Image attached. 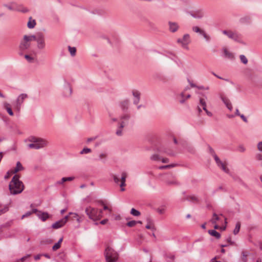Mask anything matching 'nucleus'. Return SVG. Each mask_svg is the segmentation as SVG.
I'll list each match as a JSON object with an SVG mask.
<instances>
[{
  "label": "nucleus",
  "mask_w": 262,
  "mask_h": 262,
  "mask_svg": "<svg viewBox=\"0 0 262 262\" xmlns=\"http://www.w3.org/2000/svg\"><path fill=\"white\" fill-rule=\"evenodd\" d=\"M208 233L211 236H214L217 239H219L221 237L220 233L215 231V230H209L208 231Z\"/></svg>",
  "instance_id": "obj_21"
},
{
  "label": "nucleus",
  "mask_w": 262,
  "mask_h": 262,
  "mask_svg": "<svg viewBox=\"0 0 262 262\" xmlns=\"http://www.w3.org/2000/svg\"><path fill=\"white\" fill-rule=\"evenodd\" d=\"M29 141L32 142L28 145L29 148L38 149L45 147L48 144L46 140L35 137H30Z\"/></svg>",
  "instance_id": "obj_2"
},
{
  "label": "nucleus",
  "mask_w": 262,
  "mask_h": 262,
  "mask_svg": "<svg viewBox=\"0 0 262 262\" xmlns=\"http://www.w3.org/2000/svg\"><path fill=\"white\" fill-rule=\"evenodd\" d=\"M216 163L217 165L220 167L225 172L227 173H230L229 169L227 167L226 164L222 162L219 158H216Z\"/></svg>",
  "instance_id": "obj_12"
},
{
  "label": "nucleus",
  "mask_w": 262,
  "mask_h": 262,
  "mask_svg": "<svg viewBox=\"0 0 262 262\" xmlns=\"http://www.w3.org/2000/svg\"><path fill=\"white\" fill-rule=\"evenodd\" d=\"M151 159L155 161H160L161 160V158L158 155L155 154L151 156Z\"/></svg>",
  "instance_id": "obj_46"
},
{
  "label": "nucleus",
  "mask_w": 262,
  "mask_h": 262,
  "mask_svg": "<svg viewBox=\"0 0 262 262\" xmlns=\"http://www.w3.org/2000/svg\"><path fill=\"white\" fill-rule=\"evenodd\" d=\"M168 25L169 27V30L171 32L174 33L176 32L179 29V25L176 23L169 21L168 23Z\"/></svg>",
  "instance_id": "obj_16"
},
{
  "label": "nucleus",
  "mask_w": 262,
  "mask_h": 262,
  "mask_svg": "<svg viewBox=\"0 0 262 262\" xmlns=\"http://www.w3.org/2000/svg\"><path fill=\"white\" fill-rule=\"evenodd\" d=\"M107 222H108V219H104V220H102V221L100 222V223L101 224H102V225H104V224H106Z\"/></svg>",
  "instance_id": "obj_62"
},
{
  "label": "nucleus",
  "mask_w": 262,
  "mask_h": 262,
  "mask_svg": "<svg viewBox=\"0 0 262 262\" xmlns=\"http://www.w3.org/2000/svg\"><path fill=\"white\" fill-rule=\"evenodd\" d=\"M125 126V122L124 121H122L120 126V128L118 129L116 132V135L118 136H121L122 135V130L121 128H123Z\"/></svg>",
  "instance_id": "obj_32"
},
{
  "label": "nucleus",
  "mask_w": 262,
  "mask_h": 262,
  "mask_svg": "<svg viewBox=\"0 0 262 262\" xmlns=\"http://www.w3.org/2000/svg\"><path fill=\"white\" fill-rule=\"evenodd\" d=\"M206 99H207L206 97H205V98H200L199 106H202L203 109H204V108L206 107Z\"/></svg>",
  "instance_id": "obj_28"
},
{
  "label": "nucleus",
  "mask_w": 262,
  "mask_h": 262,
  "mask_svg": "<svg viewBox=\"0 0 262 262\" xmlns=\"http://www.w3.org/2000/svg\"><path fill=\"white\" fill-rule=\"evenodd\" d=\"M221 99L226 106H229L230 104H231L230 100L225 97L221 96Z\"/></svg>",
  "instance_id": "obj_37"
},
{
  "label": "nucleus",
  "mask_w": 262,
  "mask_h": 262,
  "mask_svg": "<svg viewBox=\"0 0 262 262\" xmlns=\"http://www.w3.org/2000/svg\"><path fill=\"white\" fill-rule=\"evenodd\" d=\"M42 255L41 254H38V255H36L34 256V259L37 260H38L40 258V257Z\"/></svg>",
  "instance_id": "obj_64"
},
{
  "label": "nucleus",
  "mask_w": 262,
  "mask_h": 262,
  "mask_svg": "<svg viewBox=\"0 0 262 262\" xmlns=\"http://www.w3.org/2000/svg\"><path fill=\"white\" fill-rule=\"evenodd\" d=\"M24 169V167H23L22 165L21 164L20 162H17L16 163V167L14 170V173H16L18 171L23 170Z\"/></svg>",
  "instance_id": "obj_27"
},
{
  "label": "nucleus",
  "mask_w": 262,
  "mask_h": 262,
  "mask_svg": "<svg viewBox=\"0 0 262 262\" xmlns=\"http://www.w3.org/2000/svg\"><path fill=\"white\" fill-rule=\"evenodd\" d=\"M226 241L229 244V245H233L234 244V242L231 241L230 236L226 238Z\"/></svg>",
  "instance_id": "obj_50"
},
{
  "label": "nucleus",
  "mask_w": 262,
  "mask_h": 262,
  "mask_svg": "<svg viewBox=\"0 0 262 262\" xmlns=\"http://www.w3.org/2000/svg\"><path fill=\"white\" fill-rule=\"evenodd\" d=\"M107 157V155L104 153H101L99 155V160H102L103 159H105Z\"/></svg>",
  "instance_id": "obj_53"
},
{
  "label": "nucleus",
  "mask_w": 262,
  "mask_h": 262,
  "mask_svg": "<svg viewBox=\"0 0 262 262\" xmlns=\"http://www.w3.org/2000/svg\"><path fill=\"white\" fill-rule=\"evenodd\" d=\"M137 224V222L135 221H131L127 223V226L130 227H132L135 226Z\"/></svg>",
  "instance_id": "obj_43"
},
{
  "label": "nucleus",
  "mask_w": 262,
  "mask_h": 262,
  "mask_svg": "<svg viewBox=\"0 0 262 262\" xmlns=\"http://www.w3.org/2000/svg\"><path fill=\"white\" fill-rule=\"evenodd\" d=\"M148 224L145 226V228L147 229H150L153 231L155 230V228L154 226H152L151 224H152V222L150 221H147Z\"/></svg>",
  "instance_id": "obj_39"
},
{
  "label": "nucleus",
  "mask_w": 262,
  "mask_h": 262,
  "mask_svg": "<svg viewBox=\"0 0 262 262\" xmlns=\"http://www.w3.org/2000/svg\"><path fill=\"white\" fill-rule=\"evenodd\" d=\"M97 212L98 213H97L98 216H99V220L102 217L103 211L101 209L98 210L97 209Z\"/></svg>",
  "instance_id": "obj_52"
},
{
  "label": "nucleus",
  "mask_w": 262,
  "mask_h": 262,
  "mask_svg": "<svg viewBox=\"0 0 262 262\" xmlns=\"http://www.w3.org/2000/svg\"><path fill=\"white\" fill-rule=\"evenodd\" d=\"M239 22L243 24H250L251 22V17L249 16H245L239 19Z\"/></svg>",
  "instance_id": "obj_18"
},
{
  "label": "nucleus",
  "mask_w": 262,
  "mask_h": 262,
  "mask_svg": "<svg viewBox=\"0 0 262 262\" xmlns=\"http://www.w3.org/2000/svg\"><path fill=\"white\" fill-rule=\"evenodd\" d=\"M104 254L106 262H116L118 259V254L109 246L105 249Z\"/></svg>",
  "instance_id": "obj_3"
},
{
  "label": "nucleus",
  "mask_w": 262,
  "mask_h": 262,
  "mask_svg": "<svg viewBox=\"0 0 262 262\" xmlns=\"http://www.w3.org/2000/svg\"><path fill=\"white\" fill-rule=\"evenodd\" d=\"M239 116L245 122L247 123L248 122L247 118L244 115L241 114Z\"/></svg>",
  "instance_id": "obj_57"
},
{
  "label": "nucleus",
  "mask_w": 262,
  "mask_h": 262,
  "mask_svg": "<svg viewBox=\"0 0 262 262\" xmlns=\"http://www.w3.org/2000/svg\"><path fill=\"white\" fill-rule=\"evenodd\" d=\"M162 163H167L169 162V159L167 158H163L162 160Z\"/></svg>",
  "instance_id": "obj_63"
},
{
  "label": "nucleus",
  "mask_w": 262,
  "mask_h": 262,
  "mask_svg": "<svg viewBox=\"0 0 262 262\" xmlns=\"http://www.w3.org/2000/svg\"><path fill=\"white\" fill-rule=\"evenodd\" d=\"M36 41H37V46L39 49L42 50L45 47V37L42 33H38L37 35Z\"/></svg>",
  "instance_id": "obj_8"
},
{
  "label": "nucleus",
  "mask_w": 262,
  "mask_h": 262,
  "mask_svg": "<svg viewBox=\"0 0 262 262\" xmlns=\"http://www.w3.org/2000/svg\"><path fill=\"white\" fill-rule=\"evenodd\" d=\"M203 110H204L206 113V114L209 116V117H211L212 116V114L211 112H209V111H208L206 108H204V109H203Z\"/></svg>",
  "instance_id": "obj_55"
},
{
  "label": "nucleus",
  "mask_w": 262,
  "mask_h": 262,
  "mask_svg": "<svg viewBox=\"0 0 262 262\" xmlns=\"http://www.w3.org/2000/svg\"><path fill=\"white\" fill-rule=\"evenodd\" d=\"M166 183L168 185L178 184L176 181H167L166 182Z\"/></svg>",
  "instance_id": "obj_59"
},
{
  "label": "nucleus",
  "mask_w": 262,
  "mask_h": 262,
  "mask_svg": "<svg viewBox=\"0 0 262 262\" xmlns=\"http://www.w3.org/2000/svg\"><path fill=\"white\" fill-rule=\"evenodd\" d=\"M4 108L7 111L8 113L10 116H13L14 114L11 108V105L9 103L7 102H4Z\"/></svg>",
  "instance_id": "obj_17"
},
{
  "label": "nucleus",
  "mask_w": 262,
  "mask_h": 262,
  "mask_svg": "<svg viewBox=\"0 0 262 262\" xmlns=\"http://www.w3.org/2000/svg\"><path fill=\"white\" fill-rule=\"evenodd\" d=\"M36 38H37V35L35 36L34 35H30V36L25 35L24 36V39L25 40H26V41H27L28 42L31 41L32 40H36Z\"/></svg>",
  "instance_id": "obj_24"
},
{
  "label": "nucleus",
  "mask_w": 262,
  "mask_h": 262,
  "mask_svg": "<svg viewBox=\"0 0 262 262\" xmlns=\"http://www.w3.org/2000/svg\"><path fill=\"white\" fill-rule=\"evenodd\" d=\"M28 97L27 94L23 93L20 94L16 101V107L18 111H19L24 101Z\"/></svg>",
  "instance_id": "obj_10"
},
{
  "label": "nucleus",
  "mask_w": 262,
  "mask_h": 262,
  "mask_svg": "<svg viewBox=\"0 0 262 262\" xmlns=\"http://www.w3.org/2000/svg\"><path fill=\"white\" fill-rule=\"evenodd\" d=\"M241 61L245 64L248 63V59L244 55H241L239 56Z\"/></svg>",
  "instance_id": "obj_38"
},
{
  "label": "nucleus",
  "mask_w": 262,
  "mask_h": 262,
  "mask_svg": "<svg viewBox=\"0 0 262 262\" xmlns=\"http://www.w3.org/2000/svg\"><path fill=\"white\" fill-rule=\"evenodd\" d=\"M249 252L247 251H243L242 252V260L243 262H247V256L249 255Z\"/></svg>",
  "instance_id": "obj_26"
},
{
  "label": "nucleus",
  "mask_w": 262,
  "mask_h": 262,
  "mask_svg": "<svg viewBox=\"0 0 262 262\" xmlns=\"http://www.w3.org/2000/svg\"><path fill=\"white\" fill-rule=\"evenodd\" d=\"M25 58L27 60V61L30 63H32L34 61V58L32 57H31L29 55H25Z\"/></svg>",
  "instance_id": "obj_44"
},
{
  "label": "nucleus",
  "mask_w": 262,
  "mask_h": 262,
  "mask_svg": "<svg viewBox=\"0 0 262 262\" xmlns=\"http://www.w3.org/2000/svg\"><path fill=\"white\" fill-rule=\"evenodd\" d=\"M32 214V212L31 211H28L27 212H26L25 214H24L23 216H22V219H24V217H27V216H30L31 214Z\"/></svg>",
  "instance_id": "obj_58"
},
{
  "label": "nucleus",
  "mask_w": 262,
  "mask_h": 262,
  "mask_svg": "<svg viewBox=\"0 0 262 262\" xmlns=\"http://www.w3.org/2000/svg\"><path fill=\"white\" fill-rule=\"evenodd\" d=\"M8 210L7 205H2L0 204V215L6 212Z\"/></svg>",
  "instance_id": "obj_30"
},
{
  "label": "nucleus",
  "mask_w": 262,
  "mask_h": 262,
  "mask_svg": "<svg viewBox=\"0 0 262 262\" xmlns=\"http://www.w3.org/2000/svg\"><path fill=\"white\" fill-rule=\"evenodd\" d=\"M74 179V177H63L62 178L60 181H58L57 182V184H62L63 183L67 182V181H73Z\"/></svg>",
  "instance_id": "obj_20"
},
{
  "label": "nucleus",
  "mask_w": 262,
  "mask_h": 262,
  "mask_svg": "<svg viewBox=\"0 0 262 262\" xmlns=\"http://www.w3.org/2000/svg\"><path fill=\"white\" fill-rule=\"evenodd\" d=\"M192 30L193 32L199 33L202 35L206 41H209L210 40V37L209 35H208L204 30L200 29L199 27L194 26L192 28Z\"/></svg>",
  "instance_id": "obj_11"
},
{
  "label": "nucleus",
  "mask_w": 262,
  "mask_h": 262,
  "mask_svg": "<svg viewBox=\"0 0 262 262\" xmlns=\"http://www.w3.org/2000/svg\"><path fill=\"white\" fill-rule=\"evenodd\" d=\"M60 246L61 245L59 244V243H57L52 247V250L53 251H56L58 249Z\"/></svg>",
  "instance_id": "obj_49"
},
{
  "label": "nucleus",
  "mask_w": 262,
  "mask_h": 262,
  "mask_svg": "<svg viewBox=\"0 0 262 262\" xmlns=\"http://www.w3.org/2000/svg\"><path fill=\"white\" fill-rule=\"evenodd\" d=\"M133 95L135 97V98H140V94L138 91H133Z\"/></svg>",
  "instance_id": "obj_51"
},
{
  "label": "nucleus",
  "mask_w": 262,
  "mask_h": 262,
  "mask_svg": "<svg viewBox=\"0 0 262 262\" xmlns=\"http://www.w3.org/2000/svg\"><path fill=\"white\" fill-rule=\"evenodd\" d=\"M36 25L35 20L32 19V17H30L29 20L28 22L27 26L30 29H32L34 28Z\"/></svg>",
  "instance_id": "obj_22"
},
{
  "label": "nucleus",
  "mask_w": 262,
  "mask_h": 262,
  "mask_svg": "<svg viewBox=\"0 0 262 262\" xmlns=\"http://www.w3.org/2000/svg\"><path fill=\"white\" fill-rule=\"evenodd\" d=\"M69 216L67 215L64 218L56 222L52 225V228L55 229H59L63 227L68 221Z\"/></svg>",
  "instance_id": "obj_9"
},
{
  "label": "nucleus",
  "mask_w": 262,
  "mask_h": 262,
  "mask_svg": "<svg viewBox=\"0 0 262 262\" xmlns=\"http://www.w3.org/2000/svg\"><path fill=\"white\" fill-rule=\"evenodd\" d=\"M37 216L40 219L42 222L46 221L50 217L49 214L46 212L39 211L36 214Z\"/></svg>",
  "instance_id": "obj_13"
},
{
  "label": "nucleus",
  "mask_w": 262,
  "mask_h": 262,
  "mask_svg": "<svg viewBox=\"0 0 262 262\" xmlns=\"http://www.w3.org/2000/svg\"><path fill=\"white\" fill-rule=\"evenodd\" d=\"M98 203H100L101 205L103 206V209L104 210H108L110 212H111L112 210L110 209L106 205H105L103 202V201L100 200L98 201Z\"/></svg>",
  "instance_id": "obj_41"
},
{
  "label": "nucleus",
  "mask_w": 262,
  "mask_h": 262,
  "mask_svg": "<svg viewBox=\"0 0 262 262\" xmlns=\"http://www.w3.org/2000/svg\"><path fill=\"white\" fill-rule=\"evenodd\" d=\"M173 167L172 165H167L159 167V169H163Z\"/></svg>",
  "instance_id": "obj_54"
},
{
  "label": "nucleus",
  "mask_w": 262,
  "mask_h": 262,
  "mask_svg": "<svg viewBox=\"0 0 262 262\" xmlns=\"http://www.w3.org/2000/svg\"><path fill=\"white\" fill-rule=\"evenodd\" d=\"M257 148L260 151H262V141L257 144Z\"/></svg>",
  "instance_id": "obj_56"
},
{
  "label": "nucleus",
  "mask_w": 262,
  "mask_h": 262,
  "mask_svg": "<svg viewBox=\"0 0 262 262\" xmlns=\"http://www.w3.org/2000/svg\"><path fill=\"white\" fill-rule=\"evenodd\" d=\"M126 178L127 174L125 172L122 173L120 180L116 175L113 176V178L115 183L118 184L120 181L121 182L120 186L121 188V191H124L125 190L124 186L126 185L125 181Z\"/></svg>",
  "instance_id": "obj_5"
},
{
  "label": "nucleus",
  "mask_w": 262,
  "mask_h": 262,
  "mask_svg": "<svg viewBox=\"0 0 262 262\" xmlns=\"http://www.w3.org/2000/svg\"><path fill=\"white\" fill-rule=\"evenodd\" d=\"M4 6L10 10H17V11H21L23 12H28V10L26 8L20 10V9H16L15 7H12L10 5H4Z\"/></svg>",
  "instance_id": "obj_23"
},
{
  "label": "nucleus",
  "mask_w": 262,
  "mask_h": 262,
  "mask_svg": "<svg viewBox=\"0 0 262 262\" xmlns=\"http://www.w3.org/2000/svg\"><path fill=\"white\" fill-rule=\"evenodd\" d=\"M167 257L169 258V259H171L172 260H174V255L173 254H169L168 255H167Z\"/></svg>",
  "instance_id": "obj_60"
},
{
  "label": "nucleus",
  "mask_w": 262,
  "mask_h": 262,
  "mask_svg": "<svg viewBox=\"0 0 262 262\" xmlns=\"http://www.w3.org/2000/svg\"><path fill=\"white\" fill-rule=\"evenodd\" d=\"M130 118V115L129 114H124L121 117V119L123 120L125 123V121H127Z\"/></svg>",
  "instance_id": "obj_42"
},
{
  "label": "nucleus",
  "mask_w": 262,
  "mask_h": 262,
  "mask_svg": "<svg viewBox=\"0 0 262 262\" xmlns=\"http://www.w3.org/2000/svg\"><path fill=\"white\" fill-rule=\"evenodd\" d=\"M129 104V101L128 99H126L120 102V106L123 111H126L128 108Z\"/></svg>",
  "instance_id": "obj_15"
},
{
  "label": "nucleus",
  "mask_w": 262,
  "mask_h": 262,
  "mask_svg": "<svg viewBox=\"0 0 262 262\" xmlns=\"http://www.w3.org/2000/svg\"><path fill=\"white\" fill-rule=\"evenodd\" d=\"M97 211V208L91 206H89L85 209V212L89 218L94 221L99 220V216H98Z\"/></svg>",
  "instance_id": "obj_4"
},
{
  "label": "nucleus",
  "mask_w": 262,
  "mask_h": 262,
  "mask_svg": "<svg viewBox=\"0 0 262 262\" xmlns=\"http://www.w3.org/2000/svg\"><path fill=\"white\" fill-rule=\"evenodd\" d=\"M218 220H219V217L215 213H214L213 214L212 218L211 220V222L212 224H216V222Z\"/></svg>",
  "instance_id": "obj_36"
},
{
  "label": "nucleus",
  "mask_w": 262,
  "mask_h": 262,
  "mask_svg": "<svg viewBox=\"0 0 262 262\" xmlns=\"http://www.w3.org/2000/svg\"><path fill=\"white\" fill-rule=\"evenodd\" d=\"M181 97H182V99H181L180 100V103H181V104H183L185 102V95H184V92H183L181 93Z\"/></svg>",
  "instance_id": "obj_48"
},
{
  "label": "nucleus",
  "mask_w": 262,
  "mask_h": 262,
  "mask_svg": "<svg viewBox=\"0 0 262 262\" xmlns=\"http://www.w3.org/2000/svg\"><path fill=\"white\" fill-rule=\"evenodd\" d=\"M222 33L227 35L229 38L235 41L242 42L241 36L236 32H233L231 30H223Z\"/></svg>",
  "instance_id": "obj_6"
},
{
  "label": "nucleus",
  "mask_w": 262,
  "mask_h": 262,
  "mask_svg": "<svg viewBox=\"0 0 262 262\" xmlns=\"http://www.w3.org/2000/svg\"><path fill=\"white\" fill-rule=\"evenodd\" d=\"M186 199L189 201L195 203H198L199 201L198 198L194 195L188 196L186 198Z\"/></svg>",
  "instance_id": "obj_25"
},
{
  "label": "nucleus",
  "mask_w": 262,
  "mask_h": 262,
  "mask_svg": "<svg viewBox=\"0 0 262 262\" xmlns=\"http://www.w3.org/2000/svg\"><path fill=\"white\" fill-rule=\"evenodd\" d=\"M66 89H67L68 92L65 94V95L67 97H69L72 95V89L71 85L69 83H68L67 84Z\"/></svg>",
  "instance_id": "obj_29"
},
{
  "label": "nucleus",
  "mask_w": 262,
  "mask_h": 262,
  "mask_svg": "<svg viewBox=\"0 0 262 262\" xmlns=\"http://www.w3.org/2000/svg\"><path fill=\"white\" fill-rule=\"evenodd\" d=\"M69 51L72 56H74L76 55V49L75 47H68Z\"/></svg>",
  "instance_id": "obj_33"
},
{
  "label": "nucleus",
  "mask_w": 262,
  "mask_h": 262,
  "mask_svg": "<svg viewBox=\"0 0 262 262\" xmlns=\"http://www.w3.org/2000/svg\"><path fill=\"white\" fill-rule=\"evenodd\" d=\"M30 46V44L29 42L26 41L23 38V40L21 41L19 45V49L21 51H24L28 49Z\"/></svg>",
  "instance_id": "obj_14"
},
{
  "label": "nucleus",
  "mask_w": 262,
  "mask_h": 262,
  "mask_svg": "<svg viewBox=\"0 0 262 262\" xmlns=\"http://www.w3.org/2000/svg\"><path fill=\"white\" fill-rule=\"evenodd\" d=\"M91 152V149L89 148L85 147L80 152V154H88Z\"/></svg>",
  "instance_id": "obj_40"
},
{
  "label": "nucleus",
  "mask_w": 262,
  "mask_h": 262,
  "mask_svg": "<svg viewBox=\"0 0 262 262\" xmlns=\"http://www.w3.org/2000/svg\"><path fill=\"white\" fill-rule=\"evenodd\" d=\"M237 150L240 152H244L246 150V148L243 145H240L238 146Z\"/></svg>",
  "instance_id": "obj_45"
},
{
  "label": "nucleus",
  "mask_w": 262,
  "mask_h": 262,
  "mask_svg": "<svg viewBox=\"0 0 262 262\" xmlns=\"http://www.w3.org/2000/svg\"><path fill=\"white\" fill-rule=\"evenodd\" d=\"M208 149L209 153L213 156L214 159L215 161H216V158H219L216 155L214 149L210 146H208Z\"/></svg>",
  "instance_id": "obj_31"
},
{
  "label": "nucleus",
  "mask_w": 262,
  "mask_h": 262,
  "mask_svg": "<svg viewBox=\"0 0 262 262\" xmlns=\"http://www.w3.org/2000/svg\"><path fill=\"white\" fill-rule=\"evenodd\" d=\"M130 214L135 216H138L141 214L140 212L135 208L131 209Z\"/></svg>",
  "instance_id": "obj_35"
},
{
  "label": "nucleus",
  "mask_w": 262,
  "mask_h": 262,
  "mask_svg": "<svg viewBox=\"0 0 262 262\" xmlns=\"http://www.w3.org/2000/svg\"><path fill=\"white\" fill-rule=\"evenodd\" d=\"M192 17L195 18H201L203 16V14L202 13L192 14Z\"/></svg>",
  "instance_id": "obj_47"
},
{
  "label": "nucleus",
  "mask_w": 262,
  "mask_h": 262,
  "mask_svg": "<svg viewBox=\"0 0 262 262\" xmlns=\"http://www.w3.org/2000/svg\"><path fill=\"white\" fill-rule=\"evenodd\" d=\"M191 40L190 35L188 34H185L183 35L182 38L177 39L178 43L181 45L182 47L186 50H188V45L190 43Z\"/></svg>",
  "instance_id": "obj_7"
},
{
  "label": "nucleus",
  "mask_w": 262,
  "mask_h": 262,
  "mask_svg": "<svg viewBox=\"0 0 262 262\" xmlns=\"http://www.w3.org/2000/svg\"><path fill=\"white\" fill-rule=\"evenodd\" d=\"M25 188V185L23 182L19 180V176L14 175L9 185L10 193L12 195L20 193Z\"/></svg>",
  "instance_id": "obj_1"
},
{
  "label": "nucleus",
  "mask_w": 262,
  "mask_h": 262,
  "mask_svg": "<svg viewBox=\"0 0 262 262\" xmlns=\"http://www.w3.org/2000/svg\"><path fill=\"white\" fill-rule=\"evenodd\" d=\"M240 227H241V223L239 222H237L236 224L235 227L233 230V233L235 235L237 234L239 232Z\"/></svg>",
  "instance_id": "obj_34"
},
{
  "label": "nucleus",
  "mask_w": 262,
  "mask_h": 262,
  "mask_svg": "<svg viewBox=\"0 0 262 262\" xmlns=\"http://www.w3.org/2000/svg\"><path fill=\"white\" fill-rule=\"evenodd\" d=\"M223 51H224V56L226 57H227L229 59H233L234 58V55L232 53L229 52L226 48H224Z\"/></svg>",
  "instance_id": "obj_19"
},
{
  "label": "nucleus",
  "mask_w": 262,
  "mask_h": 262,
  "mask_svg": "<svg viewBox=\"0 0 262 262\" xmlns=\"http://www.w3.org/2000/svg\"><path fill=\"white\" fill-rule=\"evenodd\" d=\"M140 101V98H136L134 100V103L135 104H137Z\"/></svg>",
  "instance_id": "obj_61"
}]
</instances>
